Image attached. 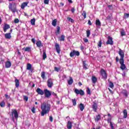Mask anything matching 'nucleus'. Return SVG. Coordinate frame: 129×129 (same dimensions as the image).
Listing matches in <instances>:
<instances>
[{
	"instance_id": "33",
	"label": "nucleus",
	"mask_w": 129,
	"mask_h": 129,
	"mask_svg": "<svg viewBox=\"0 0 129 129\" xmlns=\"http://www.w3.org/2000/svg\"><path fill=\"white\" fill-rule=\"evenodd\" d=\"M122 93L126 97H127V92H126V90H123L122 91Z\"/></svg>"
},
{
	"instance_id": "30",
	"label": "nucleus",
	"mask_w": 129,
	"mask_h": 129,
	"mask_svg": "<svg viewBox=\"0 0 129 129\" xmlns=\"http://www.w3.org/2000/svg\"><path fill=\"white\" fill-rule=\"evenodd\" d=\"M30 22H31V24L32 26H35V23L36 22V19L33 18V19H31Z\"/></svg>"
},
{
	"instance_id": "28",
	"label": "nucleus",
	"mask_w": 129,
	"mask_h": 129,
	"mask_svg": "<svg viewBox=\"0 0 129 129\" xmlns=\"http://www.w3.org/2000/svg\"><path fill=\"white\" fill-rule=\"evenodd\" d=\"M43 60H45V59H46L47 58V54H46V50H43Z\"/></svg>"
},
{
	"instance_id": "61",
	"label": "nucleus",
	"mask_w": 129,
	"mask_h": 129,
	"mask_svg": "<svg viewBox=\"0 0 129 129\" xmlns=\"http://www.w3.org/2000/svg\"><path fill=\"white\" fill-rule=\"evenodd\" d=\"M75 12V9L74 8H73L72 9V13H74Z\"/></svg>"
},
{
	"instance_id": "54",
	"label": "nucleus",
	"mask_w": 129,
	"mask_h": 129,
	"mask_svg": "<svg viewBox=\"0 0 129 129\" xmlns=\"http://www.w3.org/2000/svg\"><path fill=\"white\" fill-rule=\"evenodd\" d=\"M121 36H125V33L124 32V31L121 32Z\"/></svg>"
},
{
	"instance_id": "37",
	"label": "nucleus",
	"mask_w": 129,
	"mask_h": 129,
	"mask_svg": "<svg viewBox=\"0 0 129 129\" xmlns=\"http://www.w3.org/2000/svg\"><path fill=\"white\" fill-rule=\"evenodd\" d=\"M6 105V103H5L4 101H3L2 102H1V103H0V106H1V107H5V105Z\"/></svg>"
},
{
	"instance_id": "27",
	"label": "nucleus",
	"mask_w": 129,
	"mask_h": 129,
	"mask_svg": "<svg viewBox=\"0 0 129 129\" xmlns=\"http://www.w3.org/2000/svg\"><path fill=\"white\" fill-rule=\"evenodd\" d=\"M80 109L81 111H83V109H84V105L82 103L80 104Z\"/></svg>"
},
{
	"instance_id": "12",
	"label": "nucleus",
	"mask_w": 129,
	"mask_h": 129,
	"mask_svg": "<svg viewBox=\"0 0 129 129\" xmlns=\"http://www.w3.org/2000/svg\"><path fill=\"white\" fill-rule=\"evenodd\" d=\"M28 4H29V2H24V3H23L21 5V8L22 10H24V9H25V8H26V7L28 6Z\"/></svg>"
},
{
	"instance_id": "16",
	"label": "nucleus",
	"mask_w": 129,
	"mask_h": 129,
	"mask_svg": "<svg viewBox=\"0 0 129 129\" xmlns=\"http://www.w3.org/2000/svg\"><path fill=\"white\" fill-rule=\"evenodd\" d=\"M58 41H60V42L64 41H65V35H62L60 37H59L58 38Z\"/></svg>"
},
{
	"instance_id": "32",
	"label": "nucleus",
	"mask_w": 129,
	"mask_h": 129,
	"mask_svg": "<svg viewBox=\"0 0 129 129\" xmlns=\"http://www.w3.org/2000/svg\"><path fill=\"white\" fill-rule=\"evenodd\" d=\"M100 115L98 114L96 116V118H95V121H98V120H100Z\"/></svg>"
},
{
	"instance_id": "48",
	"label": "nucleus",
	"mask_w": 129,
	"mask_h": 129,
	"mask_svg": "<svg viewBox=\"0 0 129 129\" xmlns=\"http://www.w3.org/2000/svg\"><path fill=\"white\" fill-rule=\"evenodd\" d=\"M19 22V20L18 19H15L14 20V23H15V24H18Z\"/></svg>"
},
{
	"instance_id": "41",
	"label": "nucleus",
	"mask_w": 129,
	"mask_h": 129,
	"mask_svg": "<svg viewBox=\"0 0 129 129\" xmlns=\"http://www.w3.org/2000/svg\"><path fill=\"white\" fill-rule=\"evenodd\" d=\"M109 87H110V88H113V87H114V85H113V83H112V82H111L109 83Z\"/></svg>"
},
{
	"instance_id": "55",
	"label": "nucleus",
	"mask_w": 129,
	"mask_h": 129,
	"mask_svg": "<svg viewBox=\"0 0 129 129\" xmlns=\"http://www.w3.org/2000/svg\"><path fill=\"white\" fill-rule=\"evenodd\" d=\"M31 41L32 42V43H33V44H35V43H36V40L35 39V38H32L31 39Z\"/></svg>"
},
{
	"instance_id": "6",
	"label": "nucleus",
	"mask_w": 129,
	"mask_h": 129,
	"mask_svg": "<svg viewBox=\"0 0 129 129\" xmlns=\"http://www.w3.org/2000/svg\"><path fill=\"white\" fill-rule=\"evenodd\" d=\"M53 79H48L47 80V86L49 88H52V86H53Z\"/></svg>"
},
{
	"instance_id": "14",
	"label": "nucleus",
	"mask_w": 129,
	"mask_h": 129,
	"mask_svg": "<svg viewBox=\"0 0 129 129\" xmlns=\"http://www.w3.org/2000/svg\"><path fill=\"white\" fill-rule=\"evenodd\" d=\"M119 55L120 56L121 58H124V52H123L122 50L120 49L119 50Z\"/></svg>"
},
{
	"instance_id": "9",
	"label": "nucleus",
	"mask_w": 129,
	"mask_h": 129,
	"mask_svg": "<svg viewBox=\"0 0 129 129\" xmlns=\"http://www.w3.org/2000/svg\"><path fill=\"white\" fill-rule=\"evenodd\" d=\"M75 92L76 93V94H80V95H83L84 94V91L82 90H78L77 89H76L75 90Z\"/></svg>"
},
{
	"instance_id": "22",
	"label": "nucleus",
	"mask_w": 129,
	"mask_h": 129,
	"mask_svg": "<svg viewBox=\"0 0 129 129\" xmlns=\"http://www.w3.org/2000/svg\"><path fill=\"white\" fill-rule=\"evenodd\" d=\"M92 83H94V84L96 83V82L97 81V78H96V77H95V76H92Z\"/></svg>"
},
{
	"instance_id": "2",
	"label": "nucleus",
	"mask_w": 129,
	"mask_h": 129,
	"mask_svg": "<svg viewBox=\"0 0 129 129\" xmlns=\"http://www.w3.org/2000/svg\"><path fill=\"white\" fill-rule=\"evenodd\" d=\"M9 8L13 14H15L17 12V4L14 3L12 4V3H9Z\"/></svg>"
},
{
	"instance_id": "29",
	"label": "nucleus",
	"mask_w": 129,
	"mask_h": 129,
	"mask_svg": "<svg viewBox=\"0 0 129 129\" xmlns=\"http://www.w3.org/2000/svg\"><path fill=\"white\" fill-rule=\"evenodd\" d=\"M31 69H32V64H31V63H27V70L30 71Z\"/></svg>"
},
{
	"instance_id": "56",
	"label": "nucleus",
	"mask_w": 129,
	"mask_h": 129,
	"mask_svg": "<svg viewBox=\"0 0 129 129\" xmlns=\"http://www.w3.org/2000/svg\"><path fill=\"white\" fill-rule=\"evenodd\" d=\"M24 99V100H26V101H28V99H29V98L28 97L25 96Z\"/></svg>"
},
{
	"instance_id": "11",
	"label": "nucleus",
	"mask_w": 129,
	"mask_h": 129,
	"mask_svg": "<svg viewBox=\"0 0 129 129\" xmlns=\"http://www.w3.org/2000/svg\"><path fill=\"white\" fill-rule=\"evenodd\" d=\"M55 48L57 53H58V54H60V45H59V44L56 43L55 45Z\"/></svg>"
},
{
	"instance_id": "25",
	"label": "nucleus",
	"mask_w": 129,
	"mask_h": 129,
	"mask_svg": "<svg viewBox=\"0 0 129 129\" xmlns=\"http://www.w3.org/2000/svg\"><path fill=\"white\" fill-rule=\"evenodd\" d=\"M96 25L99 27H100V26H101V23L100 22V21H99V19H97L96 20Z\"/></svg>"
},
{
	"instance_id": "21",
	"label": "nucleus",
	"mask_w": 129,
	"mask_h": 129,
	"mask_svg": "<svg viewBox=\"0 0 129 129\" xmlns=\"http://www.w3.org/2000/svg\"><path fill=\"white\" fill-rule=\"evenodd\" d=\"M123 118H126L127 117V111H126V109H124L123 111Z\"/></svg>"
},
{
	"instance_id": "23",
	"label": "nucleus",
	"mask_w": 129,
	"mask_h": 129,
	"mask_svg": "<svg viewBox=\"0 0 129 129\" xmlns=\"http://www.w3.org/2000/svg\"><path fill=\"white\" fill-rule=\"evenodd\" d=\"M31 47H27L26 48L24 47L23 48H22V50H24L25 51V52H30V51H31Z\"/></svg>"
},
{
	"instance_id": "59",
	"label": "nucleus",
	"mask_w": 129,
	"mask_h": 129,
	"mask_svg": "<svg viewBox=\"0 0 129 129\" xmlns=\"http://www.w3.org/2000/svg\"><path fill=\"white\" fill-rule=\"evenodd\" d=\"M54 70H55V71H56V72H58V71H59V69L57 67H55Z\"/></svg>"
},
{
	"instance_id": "8",
	"label": "nucleus",
	"mask_w": 129,
	"mask_h": 129,
	"mask_svg": "<svg viewBox=\"0 0 129 129\" xmlns=\"http://www.w3.org/2000/svg\"><path fill=\"white\" fill-rule=\"evenodd\" d=\"M107 45H113V41H112V38L110 36L108 37V40L106 42Z\"/></svg>"
},
{
	"instance_id": "62",
	"label": "nucleus",
	"mask_w": 129,
	"mask_h": 129,
	"mask_svg": "<svg viewBox=\"0 0 129 129\" xmlns=\"http://www.w3.org/2000/svg\"><path fill=\"white\" fill-rule=\"evenodd\" d=\"M51 94H52V95H53L54 96H57V94H56V93L54 92H52Z\"/></svg>"
},
{
	"instance_id": "43",
	"label": "nucleus",
	"mask_w": 129,
	"mask_h": 129,
	"mask_svg": "<svg viewBox=\"0 0 129 129\" xmlns=\"http://www.w3.org/2000/svg\"><path fill=\"white\" fill-rule=\"evenodd\" d=\"M72 100L73 105L74 106L76 105V99H72Z\"/></svg>"
},
{
	"instance_id": "57",
	"label": "nucleus",
	"mask_w": 129,
	"mask_h": 129,
	"mask_svg": "<svg viewBox=\"0 0 129 129\" xmlns=\"http://www.w3.org/2000/svg\"><path fill=\"white\" fill-rule=\"evenodd\" d=\"M83 40L85 43H87V42H88V39L87 38H84Z\"/></svg>"
},
{
	"instance_id": "20",
	"label": "nucleus",
	"mask_w": 129,
	"mask_h": 129,
	"mask_svg": "<svg viewBox=\"0 0 129 129\" xmlns=\"http://www.w3.org/2000/svg\"><path fill=\"white\" fill-rule=\"evenodd\" d=\"M15 82L16 87H17V88L19 87V86H20V81H19V80H18V79H16L15 80Z\"/></svg>"
},
{
	"instance_id": "40",
	"label": "nucleus",
	"mask_w": 129,
	"mask_h": 129,
	"mask_svg": "<svg viewBox=\"0 0 129 129\" xmlns=\"http://www.w3.org/2000/svg\"><path fill=\"white\" fill-rule=\"evenodd\" d=\"M82 15L83 16L84 19H86V12L85 11H83Z\"/></svg>"
},
{
	"instance_id": "17",
	"label": "nucleus",
	"mask_w": 129,
	"mask_h": 129,
	"mask_svg": "<svg viewBox=\"0 0 129 129\" xmlns=\"http://www.w3.org/2000/svg\"><path fill=\"white\" fill-rule=\"evenodd\" d=\"M5 37L6 39H11V38H12V35H11V33H8L5 34Z\"/></svg>"
},
{
	"instance_id": "15",
	"label": "nucleus",
	"mask_w": 129,
	"mask_h": 129,
	"mask_svg": "<svg viewBox=\"0 0 129 129\" xmlns=\"http://www.w3.org/2000/svg\"><path fill=\"white\" fill-rule=\"evenodd\" d=\"M92 108H93L94 111L96 112V111L97 110V104H96V103H94L92 105Z\"/></svg>"
},
{
	"instance_id": "35",
	"label": "nucleus",
	"mask_w": 129,
	"mask_h": 129,
	"mask_svg": "<svg viewBox=\"0 0 129 129\" xmlns=\"http://www.w3.org/2000/svg\"><path fill=\"white\" fill-rule=\"evenodd\" d=\"M125 68H126V67H125V64H124V63L123 64H121L120 69H121V70H124Z\"/></svg>"
},
{
	"instance_id": "36",
	"label": "nucleus",
	"mask_w": 129,
	"mask_h": 129,
	"mask_svg": "<svg viewBox=\"0 0 129 129\" xmlns=\"http://www.w3.org/2000/svg\"><path fill=\"white\" fill-rule=\"evenodd\" d=\"M45 73L44 72H41V78H42V79H45Z\"/></svg>"
},
{
	"instance_id": "31",
	"label": "nucleus",
	"mask_w": 129,
	"mask_h": 129,
	"mask_svg": "<svg viewBox=\"0 0 129 129\" xmlns=\"http://www.w3.org/2000/svg\"><path fill=\"white\" fill-rule=\"evenodd\" d=\"M68 84H69V85H71V84H72V83H73V79H72V77L70 78V80H69L68 81Z\"/></svg>"
},
{
	"instance_id": "52",
	"label": "nucleus",
	"mask_w": 129,
	"mask_h": 129,
	"mask_svg": "<svg viewBox=\"0 0 129 129\" xmlns=\"http://www.w3.org/2000/svg\"><path fill=\"white\" fill-rule=\"evenodd\" d=\"M49 120L51 122H53V117L52 116H49Z\"/></svg>"
},
{
	"instance_id": "1",
	"label": "nucleus",
	"mask_w": 129,
	"mask_h": 129,
	"mask_svg": "<svg viewBox=\"0 0 129 129\" xmlns=\"http://www.w3.org/2000/svg\"><path fill=\"white\" fill-rule=\"evenodd\" d=\"M41 116H44L45 114H47V113H49L50 112V110L51 109V105L49 104H46V102H43L41 105Z\"/></svg>"
},
{
	"instance_id": "18",
	"label": "nucleus",
	"mask_w": 129,
	"mask_h": 129,
	"mask_svg": "<svg viewBox=\"0 0 129 129\" xmlns=\"http://www.w3.org/2000/svg\"><path fill=\"white\" fill-rule=\"evenodd\" d=\"M67 128H68V129H71V128H72V122H71V121H69L68 122Z\"/></svg>"
},
{
	"instance_id": "24",
	"label": "nucleus",
	"mask_w": 129,
	"mask_h": 129,
	"mask_svg": "<svg viewBox=\"0 0 129 129\" xmlns=\"http://www.w3.org/2000/svg\"><path fill=\"white\" fill-rule=\"evenodd\" d=\"M36 45L37 47H39V48L40 47H42V46H43V45H42V42L40 40L36 42Z\"/></svg>"
},
{
	"instance_id": "46",
	"label": "nucleus",
	"mask_w": 129,
	"mask_h": 129,
	"mask_svg": "<svg viewBox=\"0 0 129 129\" xmlns=\"http://www.w3.org/2000/svg\"><path fill=\"white\" fill-rule=\"evenodd\" d=\"M110 126L111 127V129H114V127H113V124L112 123V122H110Z\"/></svg>"
},
{
	"instance_id": "34",
	"label": "nucleus",
	"mask_w": 129,
	"mask_h": 129,
	"mask_svg": "<svg viewBox=\"0 0 129 129\" xmlns=\"http://www.w3.org/2000/svg\"><path fill=\"white\" fill-rule=\"evenodd\" d=\"M119 63L120 64V65L123 64L124 63V61L123 60V58H120V60H119Z\"/></svg>"
},
{
	"instance_id": "49",
	"label": "nucleus",
	"mask_w": 129,
	"mask_h": 129,
	"mask_svg": "<svg viewBox=\"0 0 129 129\" xmlns=\"http://www.w3.org/2000/svg\"><path fill=\"white\" fill-rule=\"evenodd\" d=\"M44 4L45 5H49V0H44Z\"/></svg>"
},
{
	"instance_id": "19",
	"label": "nucleus",
	"mask_w": 129,
	"mask_h": 129,
	"mask_svg": "<svg viewBox=\"0 0 129 129\" xmlns=\"http://www.w3.org/2000/svg\"><path fill=\"white\" fill-rule=\"evenodd\" d=\"M12 66V63L10 61H7L6 62L5 67L6 68H10Z\"/></svg>"
},
{
	"instance_id": "42",
	"label": "nucleus",
	"mask_w": 129,
	"mask_h": 129,
	"mask_svg": "<svg viewBox=\"0 0 129 129\" xmlns=\"http://www.w3.org/2000/svg\"><path fill=\"white\" fill-rule=\"evenodd\" d=\"M87 33V37H89L90 36V30H87L86 31Z\"/></svg>"
},
{
	"instance_id": "51",
	"label": "nucleus",
	"mask_w": 129,
	"mask_h": 129,
	"mask_svg": "<svg viewBox=\"0 0 129 129\" xmlns=\"http://www.w3.org/2000/svg\"><path fill=\"white\" fill-rule=\"evenodd\" d=\"M32 112H33V113H35L36 111H35V107H33L32 109H31Z\"/></svg>"
},
{
	"instance_id": "3",
	"label": "nucleus",
	"mask_w": 129,
	"mask_h": 129,
	"mask_svg": "<svg viewBox=\"0 0 129 129\" xmlns=\"http://www.w3.org/2000/svg\"><path fill=\"white\" fill-rule=\"evenodd\" d=\"M80 55V52L79 51L74 50L72 51L70 53V56L71 58H73L75 56H77L78 57Z\"/></svg>"
},
{
	"instance_id": "5",
	"label": "nucleus",
	"mask_w": 129,
	"mask_h": 129,
	"mask_svg": "<svg viewBox=\"0 0 129 129\" xmlns=\"http://www.w3.org/2000/svg\"><path fill=\"white\" fill-rule=\"evenodd\" d=\"M44 94H45V97L46 98H50L51 97V95H52V93L51 91H49L48 89H45L44 90Z\"/></svg>"
},
{
	"instance_id": "58",
	"label": "nucleus",
	"mask_w": 129,
	"mask_h": 129,
	"mask_svg": "<svg viewBox=\"0 0 129 129\" xmlns=\"http://www.w3.org/2000/svg\"><path fill=\"white\" fill-rule=\"evenodd\" d=\"M88 24L89 26H91V25H92V23H91V21L90 20H89V21H88Z\"/></svg>"
},
{
	"instance_id": "13",
	"label": "nucleus",
	"mask_w": 129,
	"mask_h": 129,
	"mask_svg": "<svg viewBox=\"0 0 129 129\" xmlns=\"http://www.w3.org/2000/svg\"><path fill=\"white\" fill-rule=\"evenodd\" d=\"M10 28V26L9 25L5 24L4 27H3L4 31L5 32V33H6V32H7V30H9Z\"/></svg>"
},
{
	"instance_id": "60",
	"label": "nucleus",
	"mask_w": 129,
	"mask_h": 129,
	"mask_svg": "<svg viewBox=\"0 0 129 129\" xmlns=\"http://www.w3.org/2000/svg\"><path fill=\"white\" fill-rule=\"evenodd\" d=\"M111 19V16H108L107 17V20H110Z\"/></svg>"
},
{
	"instance_id": "47",
	"label": "nucleus",
	"mask_w": 129,
	"mask_h": 129,
	"mask_svg": "<svg viewBox=\"0 0 129 129\" xmlns=\"http://www.w3.org/2000/svg\"><path fill=\"white\" fill-rule=\"evenodd\" d=\"M124 16L125 19H127V18H128V17H129V14L125 13L124 14Z\"/></svg>"
},
{
	"instance_id": "26",
	"label": "nucleus",
	"mask_w": 129,
	"mask_h": 129,
	"mask_svg": "<svg viewBox=\"0 0 129 129\" xmlns=\"http://www.w3.org/2000/svg\"><path fill=\"white\" fill-rule=\"evenodd\" d=\"M51 24L53 27H56V25H57V19H54L52 20Z\"/></svg>"
},
{
	"instance_id": "44",
	"label": "nucleus",
	"mask_w": 129,
	"mask_h": 129,
	"mask_svg": "<svg viewBox=\"0 0 129 129\" xmlns=\"http://www.w3.org/2000/svg\"><path fill=\"white\" fill-rule=\"evenodd\" d=\"M56 33H57V34H60V27H59V26L57 27Z\"/></svg>"
},
{
	"instance_id": "7",
	"label": "nucleus",
	"mask_w": 129,
	"mask_h": 129,
	"mask_svg": "<svg viewBox=\"0 0 129 129\" xmlns=\"http://www.w3.org/2000/svg\"><path fill=\"white\" fill-rule=\"evenodd\" d=\"M101 74L104 79H106V78H107V75H106V72L105 71H104V70H101Z\"/></svg>"
},
{
	"instance_id": "39",
	"label": "nucleus",
	"mask_w": 129,
	"mask_h": 129,
	"mask_svg": "<svg viewBox=\"0 0 129 129\" xmlns=\"http://www.w3.org/2000/svg\"><path fill=\"white\" fill-rule=\"evenodd\" d=\"M88 66L87 65V64H86V63H85V61H83V68L84 69H87V67Z\"/></svg>"
},
{
	"instance_id": "64",
	"label": "nucleus",
	"mask_w": 129,
	"mask_h": 129,
	"mask_svg": "<svg viewBox=\"0 0 129 129\" xmlns=\"http://www.w3.org/2000/svg\"><path fill=\"white\" fill-rule=\"evenodd\" d=\"M56 104H60V101H56Z\"/></svg>"
},
{
	"instance_id": "50",
	"label": "nucleus",
	"mask_w": 129,
	"mask_h": 129,
	"mask_svg": "<svg viewBox=\"0 0 129 129\" xmlns=\"http://www.w3.org/2000/svg\"><path fill=\"white\" fill-rule=\"evenodd\" d=\"M107 122L108 123H110V122H111V117H109L107 119Z\"/></svg>"
},
{
	"instance_id": "63",
	"label": "nucleus",
	"mask_w": 129,
	"mask_h": 129,
	"mask_svg": "<svg viewBox=\"0 0 129 129\" xmlns=\"http://www.w3.org/2000/svg\"><path fill=\"white\" fill-rule=\"evenodd\" d=\"M68 1L69 3H70V4H72V3H73L72 2V0H68Z\"/></svg>"
},
{
	"instance_id": "38",
	"label": "nucleus",
	"mask_w": 129,
	"mask_h": 129,
	"mask_svg": "<svg viewBox=\"0 0 129 129\" xmlns=\"http://www.w3.org/2000/svg\"><path fill=\"white\" fill-rule=\"evenodd\" d=\"M67 20L69 21V22H71V23H73L74 22V20L70 17H68Z\"/></svg>"
},
{
	"instance_id": "10",
	"label": "nucleus",
	"mask_w": 129,
	"mask_h": 129,
	"mask_svg": "<svg viewBox=\"0 0 129 129\" xmlns=\"http://www.w3.org/2000/svg\"><path fill=\"white\" fill-rule=\"evenodd\" d=\"M36 91L39 95H44V92L43 91V90L40 89V88H37Z\"/></svg>"
},
{
	"instance_id": "45",
	"label": "nucleus",
	"mask_w": 129,
	"mask_h": 129,
	"mask_svg": "<svg viewBox=\"0 0 129 129\" xmlns=\"http://www.w3.org/2000/svg\"><path fill=\"white\" fill-rule=\"evenodd\" d=\"M87 94H91V92H90V89L89 88H87Z\"/></svg>"
},
{
	"instance_id": "4",
	"label": "nucleus",
	"mask_w": 129,
	"mask_h": 129,
	"mask_svg": "<svg viewBox=\"0 0 129 129\" xmlns=\"http://www.w3.org/2000/svg\"><path fill=\"white\" fill-rule=\"evenodd\" d=\"M12 115L13 117H14L16 118V119H18V117H19V114L18 113V111L17 110L13 109L12 110L11 112Z\"/></svg>"
},
{
	"instance_id": "53",
	"label": "nucleus",
	"mask_w": 129,
	"mask_h": 129,
	"mask_svg": "<svg viewBox=\"0 0 129 129\" xmlns=\"http://www.w3.org/2000/svg\"><path fill=\"white\" fill-rule=\"evenodd\" d=\"M102 43L101 42V41H99V43L98 44V47H101Z\"/></svg>"
}]
</instances>
